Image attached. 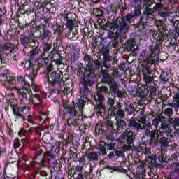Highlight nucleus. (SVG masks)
I'll use <instances>...</instances> for the list:
<instances>
[{"label":"nucleus","instance_id":"774afa93","mask_svg":"<svg viewBox=\"0 0 179 179\" xmlns=\"http://www.w3.org/2000/svg\"><path fill=\"white\" fill-rule=\"evenodd\" d=\"M67 173L68 178L72 179L73 177H75V174L76 173V172L75 171V167L71 166V168H69Z\"/></svg>","mask_w":179,"mask_h":179},{"label":"nucleus","instance_id":"3c124183","mask_svg":"<svg viewBox=\"0 0 179 179\" xmlns=\"http://www.w3.org/2000/svg\"><path fill=\"white\" fill-rule=\"evenodd\" d=\"M108 103L109 106L108 113L114 114V110H115V107H114V99H113V98H108Z\"/></svg>","mask_w":179,"mask_h":179},{"label":"nucleus","instance_id":"6e6552de","mask_svg":"<svg viewBox=\"0 0 179 179\" xmlns=\"http://www.w3.org/2000/svg\"><path fill=\"white\" fill-rule=\"evenodd\" d=\"M53 47L54 48H56L58 51V45L57 43H46L43 45V52L41 54L40 58H39V62H41L42 64L47 65L50 62V57L54 55L55 54V52L52 53V50L50 52V50H52Z\"/></svg>","mask_w":179,"mask_h":179},{"label":"nucleus","instance_id":"de8ad7c7","mask_svg":"<svg viewBox=\"0 0 179 179\" xmlns=\"http://www.w3.org/2000/svg\"><path fill=\"white\" fill-rule=\"evenodd\" d=\"M146 87H148V90L150 92L149 97L150 99H153V97H156V93H157V88L156 87H153L150 85L149 86H146Z\"/></svg>","mask_w":179,"mask_h":179},{"label":"nucleus","instance_id":"412c9836","mask_svg":"<svg viewBox=\"0 0 179 179\" xmlns=\"http://www.w3.org/2000/svg\"><path fill=\"white\" fill-rule=\"evenodd\" d=\"M76 15L75 13H72L70 16L67 17L64 20V25L66 28L69 30H73V27H75V23H76Z\"/></svg>","mask_w":179,"mask_h":179},{"label":"nucleus","instance_id":"473e14b6","mask_svg":"<svg viewBox=\"0 0 179 179\" xmlns=\"http://www.w3.org/2000/svg\"><path fill=\"white\" fill-rule=\"evenodd\" d=\"M63 108H64V113L70 114L71 117H75V115H76V109L75 108V106L68 105L66 101L63 103Z\"/></svg>","mask_w":179,"mask_h":179},{"label":"nucleus","instance_id":"423d86ee","mask_svg":"<svg viewBox=\"0 0 179 179\" xmlns=\"http://www.w3.org/2000/svg\"><path fill=\"white\" fill-rule=\"evenodd\" d=\"M27 57H29V59L26 61L24 68L27 69V71H29V74L31 76H37L39 69L43 68L44 64H41L40 59H38V60L34 59L36 55H38V54L33 55V53H27Z\"/></svg>","mask_w":179,"mask_h":179},{"label":"nucleus","instance_id":"9b49d317","mask_svg":"<svg viewBox=\"0 0 179 179\" xmlns=\"http://www.w3.org/2000/svg\"><path fill=\"white\" fill-rule=\"evenodd\" d=\"M141 72L143 75V80L145 82V86L148 87L149 85H152L153 80H155L153 69L146 66H143V67H141Z\"/></svg>","mask_w":179,"mask_h":179},{"label":"nucleus","instance_id":"c85d7f7f","mask_svg":"<svg viewBox=\"0 0 179 179\" xmlns=\"http://www.w3.org/2000/svg\"><path fill=\"white\" fill-rule=\"evenodd\" d=\"M52 29L53 31V34L57 36V37H61L64 34V25L55 22L52 26Z\"/></svg>","mask_w":179,"mask_h":179},{"label":"nucleus","instance_id":"dca6fc26","mask_svg":"<svg viewBox=\"0 0 179 179\" xmlns=\"http://www.w3.org/2000/svg\"><path fill=\"white\" fill-rule=\"evenodd\" d=\"M93 36V32L89 29V27L83 26L80 28L79 38H81L80 43L86 44L87 43V38H90Z\"/></svg>","mask_w":179,"mask_h":179},{"label":"nucleus","instance_id":"37998d69","mask_svg":"<svg viewBox=\"0 0 179 179\" xmlns=\"http://www.w3.org/2000/svg\"><path fill=\"white\" fill-rule=\"evenodd\" d=\"M41 20H43V17H41L38 15V14L35 13V19H34V22L37 31L41 30V25L40 24Z\"/></svg>","mask_w":179,"mask_h":179},{"label":"nucleus","instance_id":"ea45409f","mask_svg":"<svg viewBox=\"0 0 179 179\" xmlns=\"http://www.w3.org/2000/svg\"><path fill=\"white\" fill-rule=\"evenodd\" d=\"M113 58V56H110L108 54H105L103 62V66H104V68H110V66H111Z\"/></svg>","mask_w":179,"mask_h":179},{"label":"nucleus","instance_id":"bb28decb","mask_svg":"<svg viewBox=\"0 0 179 179\" xmlns=\"http://www.w3.org/2000/svg\"><path fill=\"white\" fill-rule=\"evenodd\" d=\"M92 13L94 16L98 17L97 22L99 23L100 26L102 25L103 23H106V20L104 18V13L102 10L99 8H94Z\"/></svg>","mask_w":179,"mask_h":179},{"label":"nucleus","instance_id":"e2e57ef3","mask_svg":"<svg viewBox=\"0 0 179 179\" xmlns=\"http://www.w3.org/2000/svg\"><path fill=\"white\" fill-rule=\"evenodd\" d=\"M13 146L15 149H22L23 148V143L19 139H15L13 142Z\"/></svg>","mask_w":179,"mask_h":179},{"label":"nucleus","instance_id":"5701e85b","mask_svg":"<svg viewBox=\"0 0 179 179\" xmlns=\"http://www.w3.org/2000/svg\"><path fill=\"white\" fill-rule=\"evenodd\" d=\"M29 101L32 103V104L35 107H38L39 110H43V100H41V96L38 94H36L34 95V97L30 96H29Z\"/></svg>","mask_w":179,"mask_h":179},{"label":"nucleus","instance_id":"a211bd4d","mask_svg":"<svg viewBox=\"0 0 179 179\" xmlns=\"http://www.w3.org/2000/svg\"><path fill=\"white\" fill-rule=\"evenodd\" d=\"M29 110H25L23 115V118H19L18 120H21V121H22L23 122H26V121H27L28 122H29L30 124H29L27 126V128H30V127H33V125H37V123L34 122V120H36V118H37V116L36 115V114H34V113H31L28 115V116L26 118V114H27V113H29V111H30V106H29Z\"/></svg>","mask_w":179,"mask_h":179},{"label":"nucleus","instance_id":"a18cd8bd","mask_svg":"<svg viewBox=\"0 0 179 179\" xmlns=\"http://www.w3.org/2000/svg\"><path fill=\"white\" fill-rule=\"evenodd\" d=\"M52 17L50 15H43L42 16V20L44 22L43 27L45 29H48V27H50V24L51 23V20Z\"/></svg>","mask_w":179,"mask_h":179},{"label":"nucleus","instance_id":"09e8293b","mask_svg":"<svg viewBox=\"0 0 179 179\" xmlns=\"http://www.w3.org/2000/svg\"><path fill=\"white\" fill-rule=\"evenodd\" d=\"M96 113L98 114H100V115L106 114V106L103 103H96Z\"/></svg>","mask_w":179,"mask_h":179},{"label":"nucleus","instance_id":"c756f323","mask_svg":"<svg viewBox=\"0 0 179 179\" xmlns=\"http://www.w3.org/2000/svg\"><path fill=\"white\" fill-rule=\"evenodd\" d=\"M126 50L131 51L132 54H136L138 50V45H136V41L135 39H130L127 41Z\"/></svg>","mask_w":179,"mask_h":179},{"label":"nucleus","instance_id":"b1692460","mask_svg":"<svg viewBox=\"0 0 179 179\" xmlns=\"http://www.w3.org/2000/svg\"><path fill=\"white\" fill-rule=\"evenodd\" d=\"M78 120L75 118L67 119L66 123H65L62 127V131H69L72 127L76 128L78 126Z\"/></svg>","mask_w":179,"mask_h":179},{"label":"nucleus","instance_id":"4468645a","mask_svg":"<svg viewBox=\"0 0 179 179\" xmlns=\"http://www.w3.org/2000/svg\"><path fill=\"white\" fill-rule=\"evenodd\" d=\"M105 125H103L101 122L98 123L95 126V132L96 134H98V135H103V134H107L108 132V129H113V127H114V123L111 120H108L106 122Z\"/></svg>","mask_w":179,"mask_h":179},{"label":"nucleus","instance_id":"603ef678","mask_svg":"<svg viewBox=\"0 0 179 179\" xmlns=\"http://www.w3.org/2000/svg\"><path fill=\"white\" fill-rule=\"evenodd\" d=\"M124 110L129 115H132L134 113L136 112V108L134 105H129L124 108Z\"/></svg>","mask_w":179,"mask_h":179},{"label":"nucleus","instance_id":"393cba45","mask_svg":"<svg viewBox=\"0 0 179 179\" xmlns=\"http://www.w3.org/2000/svg\"><path fill=\"white\" fill-rule=\"evenodd\" d=\"M167 107H171V108H174L176 113L179 110V91L176 93H174L173 96V100L171 103H169L166 104Z\"/></svg>","mask_w":179,"mask_h":179},{"label":"nucleus","instance_id":"f3484780","mask_svg":"<svg viewBox=\"0 0 179 179\" xmlns=\"http://www.w3.org/2000/svg\"><path fill=\"white\" fill-rule=\"evenodd\" d=\"M48 83L51 86H55L57 83H61L62 82V74L61 72L52 71L50 73V77H48Z\"/></svg>","mask_w":179,"mask_h":179},{"label":"nucleus","instance_id":"052dcab7","mask_svg":"<svg viewBox=\"0 0 179 179\" xmlns=\"http://www.w3.org/2000/svg\"><path fill=\"white\" fill-rule=\"evenodd\" d=\"M95 101L96 102V104H103V101H104V95L98 92L96 97H95Z\"/></svg>","mask_w":179,"mask_h":179},{"label":"nucleus","instance_id":"f8f14e48","mask_svg":"<svg viewBox=\"0 0 179 179\" xmlns=\"http://www.w3.org/2000/svg\"><path fill=\"white\" fill-rule=\"evenodd\" d=\"M135 17H136L132 14V13L122 17L120 19V22H122L120 25V30H123L125 33H127V31H128L129 29V24L128 23H134V22H135Z\"/></svg>","mask_w":179,"mask_h":179},{"label":"nucleus","instance_id":"f03ea898","mask_svg":"<svg viewBox=\"0 0 179 179\" xmlns=\"http://www.w3.org/2000/svg\"><path fill=\"white\" fill-rule=\"evenodd\" d=\"M118 75V71L115 70L110 74V70L103 69L101 70V79L103 85H107L109 87L102 85L99 87L98 93L105 94H110L112 97H118V99L124 98V92L120 90L118 87V82L115 78V76Z\"/></svg>","mask_w":179,"mask_h":179},{"label":"nucleus","instance_id":"a878e982","mask_svg":"<svg viewBox=\"0 0 179 179\" xmlns=\"http://www.w3.org/2000/svg\"><path fill=\"white\" fill-rule=\"evenodd\" d=\"M18 93L21 97L20 100V105L24 106L27 100H29V97H27V94L29 93V88H21L18 90Z\"/></svg>","mask_w":179,"mask_h":179},{"label":"nucleus","instance_id":"c9c22d12","mask_svg":"<svg viewBox=\"0 0 179 179\" xmlns=\"http://www.w3.org/2000/svg\"><path fill=\"white\" fill-rule=\"evenodd\" d=\"M157 64V60L156 59H153V57H145L144 59V63L141 64V68L143 66H147V68H150L152 65H156Z\"/></svg>","mask_w":179,"mask_h":179},{"label":"nucleus","instance_id":"e433bc0d","mask_svg":"<svg viewBox=\"0 0 179 179\" xmlns=\"http://www.w3.org/2000/svg\"><path fill=\"white\" fill-rule=\"evenodd\" d=\"M45 70L43 71V73L47 77H50V73L52 72H54V64L51 62H49L47 64L43 65V66H45Z\"/></svg>","mask_w":179,"mask_h":179},{"label":"nucleus","instance_id":"6ab92c4d","mask_svg":"<svg viewBox=\"0 0 179 179\" xmlns=\"http://www.w3.org/2000/svg\"><path fill=\"white\" fill-rule=\"evenodd\" d=\"M121 138L126 141L127 145H134L135 139H136V134L132 131H125L122 133Z\"/></svg>","mask_w":179,"mask_h":179},{"label":"nucleus","instance_id":"49530a36","mask_svg":"<svg viewBox=\"0 0 179 179\" xmlns=\"http://www.w3.org/2000/svg\"><path fill=\"white\" fill-rule=\"evenodd\" d=\"M135 17H139L142 16V6L140 4L134 6V11L132 13Z\"/></svg>","mask_w":179,"mask_h":179},{"label":"nucleus","instance_id":"69168bd1","mask_svg":"<svg viewBox=\"0 0 179 179\" xmlns=\"http://www.w3.org/2000/svg\"><path fill=\"white\" fill-rule=\"evenodd\" d=\"M105 3L108 5V7H106V10L108 12H114V10H115L114 6L111 4V0H105Z\"/></svg>","mask_w":179,"mask_h":179},{"label":"nucleus","instance_id":"6e6d98bb","mask_svg":"<svg viewBox=\"0 0 179 179\" xmlns=\"http://www.w3.org/2000/svg\"><path fill=\"white\" fill-rule=\"evenodd\" d=\"M158 58L160 61H166V59H167V58H169V53H167L165 51L160 52V50H159V53L158 55Z\"/></svg>","mask_w":179,"mask_h":179},{"label":"nucleus","instance_id":"4d7b16f0","mask_svg":"<svg viewBox=\"0 0 179 179\" xmlns=\"http://www.w3.org/2000/svg\"><path fill=\"white\" fill-rule=\"evenodd\" d=\"M138 24L145 29L148 26V17L141 16Z\"/></svg>","mask_w":179,"mask_h":179},{"label":"nucleus","instance_id":"8fccbe9b","mask_svg":"<svg viewBox=\"0 0 179 179\" xmlns=\"http://www.w3.org/2000/svg\"><path fill=\"white\" fill-rule=\"evenodd\" d=\"M18 27L20 28V30H24V31H27L30 29V27H31V24L25 22V23H20L18 22Z\"/></svg>","mask_w":179,"mask_h":179},{"label":"nucleus","instance_id":"a19ab883","mask_svg":"<svg viewBox=\"0 0 179 179\" xmlns=\"http://www.w3.org/2000/svg\"><path fill=\"white\" fill-rule=\"evenodd\" d=\"M129 128H135L137 131L142 129V124L136 122V120L134 119H131L129 120Z\"/></svg>","mask_w":179,"mask_h":179},{"label":"nucleus","instance_id":"5fc2aeb1","mask_svg":"<svg viewBox=\"0 0 179 179\" xmlns=\"http://www.w3.org/2000/svg\"><path fill=\"white\" fill-rule=\"evenodd\" d=\"M159 78L163 83H166V82H169V79H170V76H169V73L166 72H162Z\"/></svg>","mask_w":179,"mask_h":179},{"label":"nucleus","instance_id":"f257e3e1","mask_svg":"<svg viewBox=\"0 0 179 179\" xmlns=\"http://www.w3.org/2000/svg\"><path fill=\"white\" fill-rule=\"evenodd\" d=\"M83 61L87 64L85 67H83V64L80 63L77 66V72L79 75L84 76L83 87L80 88V94L83 97H87L90 90L89 87H92L96 82V71H99L101 68V64L99 60H94L92 58V55L85 53L84 54Z\"/></svg>","mask_w":179,"mask_h":179},{"label":"nucleus","instance_id":"ddd939ff","mask_svg":"<svg viewBox=\"0 0 179 179\" xmlns=\"http://www.w3.org/2000/svg\"><path fill=\"white\" fill-rule=\"evenodd\" d=\"M122 22L121 20L116 18L113 19L112 22L107 21V22L104 24V23H102L101 27L103 29V30H106V31H108V30H117L116 31H118V27H120Z\"/></svg>","mask_w":179,"mask_h":179},{"label":"nucleus","instance_id":"864d4df0","mask_svg":"<svg viewBox=\"0 0 179 179\" xmlns=\"http://www.w3.org/2000/svg\"><path fill=\"white\" fill-rule=\"evenodd\" d=\"M116 127L117 131H121V129H124V127H127V122L123 120L117 121V122L116 123Z\"/></svg>","mask_w":179,"mask_h":179},{"label":"nucleus","instance_id":"4c0bfd02","mask_svg":"<svg viewBox=\"0 0 179 179\" xmlns=\"http://www.w3.org/2000/svg\"><path fill=\"white\" fill-rule=\"evenodd\" d=\"M0 50L1 51H10V52H13L15 51V46L12 43H6L4 45H0Z\"/></svg>","mask_w":179,"mask_h":179},{"label":"nucleus","instance_id":"7c9ffc66","mask_svg":"<svg viewBox=\"0 0 179 179\" xmlns=\"http://www.w3.org/2000/svg\"><path fill=\"white\" fill-rule=\"evenodd\" d=\"M119 45L120 41L113 39L110 43L103 46V54H110V50H112L113 48H118Z\"/></svg>","mask_w":179,"mask_h":179},{"label":"nucleus","instance_id":"aec40b11","mask_svg":"<svg viewBox=\"0 0 179 179\" xmlns=\"http://www.w3.org/2000/svg\"><path fill=\"white\" fill-rule=\"evenodd\" d=\"M67 48H69L71 54V62H75L76 61H78L80 57V52H79V48H76L75 45H67Z\"/></svg>","mask_w":179,"mask_h":179},{"label":"nucleus","instance_id":"f704fd0d","mask_svg":"<svg viewBox=\"0 0 179 179\" xmlns=\"http://www.w3.org/2000/svg\"><path fill=\"white\" fill-rule=\"evenodd\" d=\"M133 152H135L136 153H141V152H142L146 155V143L143 141L140 143L138 145H134Z\"/></svg>","mask_w":179,"mask_h":179},{"label":"nucleus","instance_id":"cd10ccee","mask_svg":"<svg viewBox=\"0 0 179 179\" xmlns=\"http://www.w3.org/2000/svg\"><path fill=\"white\" fill-rule=\"evenodd\" d=\"M52 36V33L51 31L48 29L47 28H43L42 29V33L41 31L40 32V40L42 43H44V41H48L51 38Z\"/></svg>","mask_w":179,"mask_h":179},{"label":"nucleus","instance_id":"338daca9","mask_svg":"<svg viewBox=\"0 0 179 179\" xmlns=\"http://www.w3.org/2000/svg\"><path fill=\"white\" fill-rule=\"evenodd\" d=\"M169 124L173 125V127H179V118H169Z\"/></svg>","mask_w":179,"mask_h":179},{"label":"nucleus","instance_id":"9d476101","mask_svg":"<svg viewBox=\"0 0 179 179\" xmlns=\"http://www.w3.org/2000/svg\"><path fill=\"white\" fill-rule=\"evenodd\" d=\"M34 8L36 10H44L46 9L49 13H54L55 11V7L51 3V0H37L34 1Z\"/></svg>","mask_w":179,"mask_h":179},{"label":"nucleus","instance_id":"c03bdc74","mask_svg":"<svg viewBox=\"0 0 179 179\" xmlns=\"http://www.w3.org/2000/svg\"><path fill=\"white\" fill-rule=\"evenodd\" d=\"M61 141H56L55 144L52 146V153H59V150H63L62 146H61Z\"/></svg>","mask_w":179,"mask_h":179},{"label":"nucleus","instance_id":"bf43d9fd","mask_svg":"<svg viewBox=\"0 0 179 179\" xmlns=\"http://www.w3.org/2000/svg\"><path fill=\"white\" fill-rule=\"evenodd\" d=\"M155 159L156 160H159V162H160V163H166L167 162V157L164 156V155H163L162 152H161V155L157 156L156 155L155 157Z\"/></svg>","mask_w":179,"mask_h":179},{"label":"nucleus","instance_id":"0eeeda50","mask_svg":"<svg viewBox=\"0 0 179 179\" xmlns=\"http://www.w3.org/2000/svg\"><path fill=\"white\" fill-rule=\"evenodd\" d=\"M8 106H9L13 111L14 117H15L16 120H19V118H22L24 120L23 115L24 114V111H29V106H18L17 105V99H13L10 100H6Z\"/></svg>","mask_w":179,"mask_h":179},{"label":"nucleus","instance_id":"2eb2a0df","mask_svg":"<svg viewBox=\"0 0 179 179\" xmlns=\"http://www.w3.org/2000/svg\"><path fill=\"white\" fill-rule=\"evenodd\" d=\"M52 54L54 55L50 57L49 62H51L53 65H56V66H60V65H62L64 57H62L61 53H59V51H58L56 48H53Z\"/></svg>","mask_w":179,"mask_h":179},{"label":"nucleus","instance_id":"2f4dec72","mask_svg":"<svg viewBox=\"0 0 179 179\" xmlns=\"http://www.w3.org/2000/svg\"><path fill=\"white\" fill-rule=\"evenodd\" d=\"M145 136H147V138H150L149 143L150 145H153V144L156 143V142L157 141V134L156 133V131L152 130L150 131V130L146 129L145 130Z\"/></svg>","mask_w":179,"mask_h":179},{"label":"nucleus","instance_id":"79ce46f5","mask_svg":"<svg viewBox=\"0 0 179 179\" xmlns=\"http://www.w3.org/2000/svg\"><path fill=\"white\" fill-rule=\"evenodd\" d=\"M67 37L69 40H72L73 41H76L78 38H79V35L78 34V31H73V29L69 30L67 33Z\"/></svg>","mask_w":179,"mask_h":179},{"label":"nucleus","instance_id":"0e129e2a","mask_svg":"<svg viewBox=\"0 0 179 179\" xmlns=\"http://www.w3.org/2000/svg\"><path fill=\"white\" fill-rule=\"evenodd\" d=\"M164 114L165 117H167L168 118H171V117H173V109L171 108V107H169L167 108H166L164 111Z\"/></svg>","mask_w":179,"mask_h":179},{"label":"nucleus","instance_id":"13d9d810","mask_svg":"<svg viewBox=\"0 0 179 179\" xmlns=\"http://www.w3.org/2000/svg\"><path fill=\"white\" fill-rule=\"evenodd\" d=\"M71 139L69 137V136H67V140L66 139H63L61 142V145H62V148L63 149V150L65 149V148H68V145H69V143H71Z\"/></svg>","mask_w":179,"mask_h":179},{"label":"nucleus","instance_id":"680f3d73","mask_svg":"<svg viewBox=\"0 0 179 179\" xmlns=\"http://www.w3.org/2000/svg\"><path fill=\"white\" fill-rule=\"evenodd\" d=\"M40 176H41L42 179H52V171H50V174L48 176V173L44 171H40Z\"/></svg>","mask_w":179,"mask_h":179},{"label":"nucleus","instance_id":"4be33fe9","mask_svg":"<svg viewBox=\"0 0 179 179\" xmlns=\"http://www.w3.org/2000/svg\"><path fill=\"white\" fill-rule=\"evenodd\" d=\"M107 37L110 40H120V37L124 36L125 32L123 29H121L120 27H118V31H116V33H114L111 29L108 30Z\"/></svg>","mask_w":179,"mask_h":179},{"label":"nucleus","instance_id":"7ed1b4c3","mask_svg":"<svg viewBox=\"0 0 179 179\" xmlns=\"http://www.w3.org/2000/svg\"><path fill=\"white\" fill-rule=\"evenodd\" d=\"M118 142V140L114 138L113 134H108L106 136V141H100L97 149L100 152H92L88 155V159L90 162H99V157L102 154V156H106L107 152L106 150H114L115 149V145Z\"/></svg>","mask_w":179,"mask_h":179},{"label":"nucleus","instance_id":"1a4fd4ad","mask_svg":"<svg viewBox=\"0 0 179 179\" xmlns=\"http://www.w3.org/2000/svg\"><path fill=\"white\" fill-rule=\"evenodd\" d=\"M15 5L18 6V10L17 11V17H22V16H29L31 15V6L29 5L27 0H17Z\"/></svg>","mask_w":179,"mask_h":179},{"label":"nucleus","instance_id":"58836bf2","mask_svg":"<svg viewBox=\"0 0 179 179\" xmlns=\"http://www.w3.org/2000/svg\"><path fill=\"white\" fill-rule=\"evenodd\" d=\"M160 45H156L155 48L151 50V54L150 55V57L157 61V58H159V53L160 52Z\"/></svg>","mask_w":179,"mask_h":179},{"label":"nucleus","instance_id":"20e7f679","mask_svg":"<svg viewBox=\"0 0 179 179\" xmlns=\"http://www.w3.org/2000/svg\"><path fill=\"white\" fill-rule=\"evenodd\" d=\"M20 43L23 47V52L26 54L29 48H31L27 54H39L40 53V42L36 39L34 34L31 32L28 36L23 35L20 38Z\"/></svg>","mask_w":179,"mask_h":179},{"label":"nucleus","instance_id":"39448f33","mask_svg":"<svg viewBox=\"0 0 179 179\" xmlns=\"http://www.w3.org/2000/svg\"><path fill=\"white\" fill-rule=\"evenodd\" d=\"M47 160L50 164H55L57 162L56 157L53 154L47 155L44 153L36 151L35 157L32 158V161L29 162L31 167H45L47 166Z\"/></svg>","mask_w":179,"mask_h":179},{"label":"nucleus","instance_id":"72a5a7b5","mask_svg":"<svg viewBox=\"0 0 179 179\" xmlns=\"http://www.w3.org/2000/svg\"><path fill=\"white\" fill-rule=\"evenodd\" d=\"M23 132L25 134H33L35 131L36 134H38L39 136H41V132H43V129L40 126L33 127L31 126L29 129H22Z\"/></svg>","mask_w":179,"mask_h":179}]
</instances>
